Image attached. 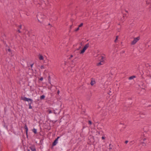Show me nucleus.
Returning a JSON list of instances; mask_svg holds the SVG:
<instances>
[{"mask_svg": "<svg viewBox=\"0 0 151 151\" xmlns=\"http://www.w3.org/2000/svg\"><path fill=\"white\" fill-rule=\"evenodd\" d=\"M140 39V37L139 36L134 38V40L131 42V45H134Z\"/></svg>", "mask_w": 151, "mask_h": 151, "instance_id": "7ed1b4c3", "label": "nucleus"}, {"mask_svg": "<svg viewBox=\"0 0 151 151\" xmlns=\"http://www.w3.org/2000/svg\"><path fill=\"white\" fill-rule=\"evenodd\" d=\"M141 114H143L144 115H145V114L144 113H142Z\"/></svg>", "mask_w": 151, "mask_h": 151, "instance_id": "a19ab883", "label": "nucleus"}, {"mask_svg": "<svg viewBox=\"0 0 151 151\" xmlns=\"http://www.w3.org/2000/svg\"><path fill=\"white\" fill-rule=\"evenodd\" d=\"M47 112H48L49 114L51 113L52 112V111L50 110H48L47 111Z\"/></svg>", "mask_w": 151, "mask_h": 151, "instance_id": "6ab92c4d", "label": "nucleus"}, {"mask_svg": "<svg viewBox=\"0 0 151 151\" xmlns=\"http://www.w3.org/2000/svg\"><path fill=\"white\" fill-rule=\"evenodd\" d=\"M39 58L40 60H42L44 59L43 56L40 54H39Z\"/></svg>", "mask_w": 151, "mask_h": 151, "instance_id": "1a4fd4ad", "label": "nucleus"}, {"mask_svg": "<svg viewBox=\"0 0 151 151\" xmlns=\"http://www.w3.org/2000/svg\"><path fill=\"white\" fill-rule=\"evenodd\" d=\"M34 64V63H32V64H31L30 65V66H31V69L32 70H33V69H32V66H33V65Z\"/></svg>", "mask_w": 151, "mask_h": 151, "instance_id": "393cba45", "label": "nucleus"}, {"mask_svg": "<svg viewBox=\"0 0 151 151\" xmlns=\"http://www.w3.org/2000/svg\"><path fill=\"white\" fill-rule=\"evenodd\" d=\"M21 99L23 100L24 101H27L28 102V105L29 106V109H31L32 108V107L31 106V104L33 103V100L31 99L27 98L26 97H23L21 96Z\"/></svg>", "mask_w": 151, "mask_h": 151, "instance_id": "f257e3e1", "label": "nucleus"}, {"mask_svg": "<svg viewBox=\"0 0 151 151\" xmlns=\"http://www.w3.org/2000/svg\"><path fill=\"white\" fill-rule=\"evenodd\" d=\"M29 148L32 151H36L35 145H31L29 147Z\"/></svg>", "mask_w": 151, "mask_h": 151, "instance_id": "20e7f679", "label": "nucleus"}, {"mask_svg": "<svg viewBox=\"0 0 151 151\" xmlns=\"http://www.w3.org/2000/svg\"><path fill=\"white\" fill-rule=\"evenodd\" d=\"M45 96L44 95H42L40 96V99L41 100L44 99L45 98Z\"/></svg>", "mask_w": 151, "mask_h": 151, "instance_id": "9b49d317", "label": "nucleus"}, {"mask_svg": "<svg viewBox=\"0 0 151 151\" xmlns=\"http://www.w3.org/2000/svg\"><path fill=\"white\" fill-rule=\"evenodd\" d=\"M89 47V44L88 43L87 44H86L84 46V47L83 48V49L85 50H86V49L88 48V47Z\"/></svg>", "mask_w": 151, "mask_h": 151, "instance_id": "9d476101", "label": "nucleus"}, {"mask_svg": "<svg viewBox=\"0 0 151 151\" xmlns=\"http://www.w3.org/2000/svg\"><path fill=\"white\" fill-rule=\"evenodd\" d=\"M27 151H30V150H29V149H27Z\"/></svg>", "mask_w": 151, "mask_h": 151, "instance_id": "49530a36", "label": "nucleus"}, {"mask_svg": "<svg viewBox=\"0 0 151 151\" xmlns=\"http://www.w3.org/2000/svg\"><path fill=\"white\" fill-rule=\"evenodd\" d=\"M81 47H79V48H78V49H77V50H79V49L81 48Z\"/></svg>", "mask_w": 151, "mask_h": 151, "instance_id": "58836bf2", "label": "nucleus"}, {"mask_svg": "<svg viewBox=\"0 0 151 151\" xmlns=\"http://www.w3.org/2000/svg\"><path fill=\"white\" fill-rule=\"evenodd\" d=\"M48 25H50V24H49Z\"/></svg>", "mask_w": 151, "mask_h": 151, "instance_id": "09e8293b", "label": "nucleus"}, {"mask_svg": "<svg viewBox=\"0 0 151 151\" xmlns=\"http://www.w3.org/2000/svg\"><path fill=\"white\" fill-rule=\"evenodd\" d=\"M40 68L41 69H43L45 68L44 67L43 65H41Z\"/></svg>", "mask_w": 151, "mask_h": 151, "instance_id": "b1692460", "label": "nucleus"}, {"mask_svg": "<svg viewBox=\"0 0 151 151\" xmlns=\"http://www.w3.org/2000/svg\"><path fill=\"white\" fill-rule=\"evenodd\" d=\"M73 57V55H70V57L69 58V59H70V58H72V57Z\"/></svg>", "mask_w": 151, "mask_h": 151, "instance_id": "f704fd0d", "label": "nucleus"}, {"mask_svg": "<svg viewBox=\"0 0 151 151\" xmlns=\"http://www.w3.org/2000/svg\"><path fill=\"white\" fill-rule=\"evenodd\" d=\"M72 26V25H71L70 26V29L71 28Z\"/></svg>", "mask_w": 151, "mask_h": 151, "instance_id": "ea45409f", "label": "nucleus"}, {"mask_svg": "<svg viewBox=\"0 0 151 151\" xmlns=\"http://www.w3.org/2000/svg\"><path fill=\"white\" fill-rule=\"evenodd\" d=\"M8 50L9 52H11V49L10 48L8 49Z\"/></svg>", "mask_w": 151, "mask_h": 151, "instance_id": "c85d7f7f", "label": "nucleus"}, {"mask_svg": "<svg viewBox=\"0 0 151 151\" xmlns=\"http://www.w3.org/2000/svg\"><path fill=\"white\" fill-rule=\"evenodd\" d=\"M121 19L122 21H123L124 19V17H122L121 18Z\"/></svg>", "mask_w": 151, "mask_h": 151, "instance_id": "cd10ccee", "label": "nucleus"}, {"mask_svg": "<svg viewBox=\"0 0 151 151\" xmlns=\"http://www.w3.org/2000/svg\"><path fill=\"white\" fill-rule=\"evenodd\" d=\"M88 123L90 125H91L92 124L91 121L90 120H89L88 121Z\"/></svg>", "mask_w": 151, "mask_h": 151, "instance_id": "aec40b11", "label": "nucleus"}, {"mask_svg": "<svg viewBox=\"0 0 151 151\" xmlns=\"http://www.w3.org/2000/svg\"><path fill=\"white\" fill-rule=\"evenodd\" d=\"M145 66L147 67V68H148L149 67H150L151 66L150 65V64L148 63H147V64H146L145 65Z\"/></svg>", "mask_w": 151, "mask_h": 151, "instance_id": "a211bd4d", "label": "nucleus"}, {"mask_svg": "<svg viewBox=\"0 0 151 151\" xmlns=\"http://www.w3.org/2000/svg\"><path fill=\"white\" fill-rule=\"evenodd\" d=\"M151 106V105H149V106Z\"/></svg>", "mask_w": 151, "mask_h": 151, "instance_id": "de8ad7c7", "label": "nucleus"}, {"mask_svg": "<svg viewBox=\"0 0 151 151\" xmlns=\"http://www.w3.org/2000/svg\"><path fill=\"white\" fill-rule=\"evenodd\" d=\"M32 131L35 134H36L37 133V129L35 128L33 129H32Z\"/></svg>", "mask_w": 151, "mask_h": 151, "instance_id": "f8f14e48", "label": "nucleus"}, {"mask_svg": "<svg viewBox=\"0 0 151 151\" xmlns=\"http://www.w3.org/2000/svg\"><path fill=\"white\" fill-rule=\"evenodd\" d=\"M83 23H81L79 26H78V27H79V28L80 27H81L82 26H83Z\"/></svg>", "mask_w": 151, "mask_h": 151, "instance_id": "412c9836", "label": "nucleus"}, {"mask_svg": "<svg viewBox=\"0 0 151 151\" xmlns=\"http://www.w3.org/2000/svg\"><path fill=\"white\" fill-rule=\"evenodd\" d=\"M50 76H48V82L50 83Z\"/></svg>", "mask_w": 151, "mask_h": 151, "instance_id": "f3484780", "label": "nucleus"}, {"mask_svg": "<svg viewBox=\"0 0 151 151\" xmlns=\"http://www.w3.org/2000/svg\"><path fill=\"white\" fill-rule=\"evenodd\" d=\"M60 93V91L59 90H58L57 91V94H59Z\"/></svg>", "mask_w": 151, "mask_h": 151, "instance_id": "2f4dec72", "label": "nucleus"}, {"mask_svg": "<svg viewBox=\"0 0 151 151\" xmlns=\"http://www.w3.org/2000/svg\"><path fill=\"white\" fill-rule=\"evenodd\" d=\"M37 17L38 21L40 23H42L44 19L46 17L44 14L41 13H39L37 15Z\"/></svg>", "mask_w": 151, "mask_h": 151, "instance_id": "f03ea898", "label": "nucleus"}, {"mask_svg": "<svg viewBox=\"0 0 151 151\" xmlns=\"http://www.w3.org/2000/svg\"><path fill=\"white\" fill-rule=\"evenodd\" d=\"M101 138L102 139H105V138L104 137H102Z\"/></svg>", "mask_w": 151, "mask_h": 151, "instance_id": "c9c22d12", "label": "nucleus"}, {"mask_svg": "<svg viewBox=\"0 0 151 151\" xmlns=\"http://www.w3.org/2000/svg\"><path fill=\"white\" fill-rule=\"evenodd\" d=\"M111 145L110 144L109 145V150H111V149H112V147H111Z\"/></svg>", "mask_w": 151, "mask_h": 151, "instance_id": "4be33fe9", "label": "nucleus"}, {"mask_svg": "<svg viewBox=\"0 0 151 151\" xmlns=\"http://www.w3.org/2000/svg\"><path fill=\"white\" fill-rule=\"evenodd\" d=\"M101 58L100 59V60H103V62H104V59L105 58L103 56H101Z\"/></svg>", "mask_w": 151, "mask_h": 151, "instance_id": "dca6fc26", "label": "nucleus"}, {"mask_svg": "<svg viewBox=\"0 0 151 151\" xmlns=\"http://www.w3.org/2000/svg\"><path fill=\"white\" fill-rule=\"evenodd\" d=\"M146 140V138H144L143 139V141H145V140Z\"/></svg>", "mask_w": 151, "mask_h": 151, "instance_id": "4c0bfd02", "label": "nucleus"}, {"mask_svg": "<svg viewBox=\"0 0 151 151\" xmlns=\"http://www.w3.org/2000/svg\"><path fill=\"white\" fill-rule=\"evenodd\" d=\"M127 16V14H123V17L124 18L125 17H126Z\"/></svg>", "mask_w": 151, "mask_h": 151, "instance_id": "bb28decb", "label": "nucleus"}, {"mask_svg": "<svg viewBox=\"0 0 151 151\" xmlns=\"http://www.w3.org/2000/svg\"><path fill=\"white\" fill-rule=\"evenodd\" d=\"M125 11L126 12H127V13H128V11H127L125 10Z\"/></svg>", "mask_w": 151, "mask_h": 151, "instance_id": "c03bdc74", "label": "nucleus"}, {"mask_svg": "<svg viewBox=\"0 0 151 151\" xmlns=\"http://www.w3.org/2000/svg\"><path fill=\"white\" fill-rule=\"evenodd\" d=\"M60 137H58L52 143V146H55L58 143V139L60 138Z\"/></svg>", "mask_w": 151, "mask_h": 151, "instance_id": "39448f33", "label": "nucleus"}, {"mask_svg": "<svg viewBox=\"0 0 151 151\" xmlns=\"http://www.w3.org/2000/svg\"><path fill=\"white\" fill-rule=\"evenodd\" d=\"M118 36H116V38H117V39H118Z\"/></svg>", "mask_w": 151, "mask_h": 151, "instance_id": "37998d69", "label": "nucleus"}, {"mask_svg": "<svg viewBox=\"0 0 151 151\" xmlns=\"http://www.w3.org/2000/svg\"><path fill=\"white\" fill-rule=\"evenodd\" d=\"M104 63V62H103V60H100V62H99V63H98L97 64V66H99L101 65H103V64Z\"/></svg>", "mask_w": 151, "mask_h": 151, "instance_id": "6e6552de", "label": "nucleus"}, {"mask_svg": "<svg viewBox=\"0 0 151 151\" xmlns=\"http://www.w3.org/2000/svg\"><path fill=\"white\" fill-rule=\"evenodd\" d=\"M142 143H143V144H144V145H146V144H145V143H144V142H142Z\"/></svg>", "mask_w": 151, "mask_h": 151, "instance_id": "79ce46f5", "label": "nucleus"}, {"mask_svg": "<svg viewBox=\"0 0 151 151\" xmlns=\"http://www.w3.org/2000/svg\"><path fill=\"white\" fill-rule=\"evenodd\" d=\"M85 50L83 49V48L81 50V52H80V54H83V53L85 51Z\"/></svg>", "mask_w": 151, "mask_h": 151, "instance_id": "ddd939ff", "label": "nucleus"}, {"mask_svg": "<svg viewBox=\"0 0 151 151\" xmlns=\"http://www.w3.org/2000/svg\"><path fill=\"white\" fill-rule=\"evenodd\" d=\"M17 31L19 32V33H21V31H20V30L19 29H18V30H17Z\"/></svg>", "mask_w": 151, "mask_h": 151, "instance_id": "72a5a7b5", "label": "nucleus"}, {"mask_svg": "<svg viewBox=\"0 0 151 151\" xmlns=\"http://www.w3.org/2000/svg\"><path fill=\"white\" fill-rule=\"evenodd\" d=\"M22 25H20L19 26V28L20 29H21L22 28Z\"/></svg>", "mask_w": 151, "mask_h": 151, "instance_id": "c756f323", "label": "nucleus"}, {"mask_svg": "<svg viewBox=\"0 0 151 151\" xmlns=\"http://www.w3.org/2000/svg\"><path fill=\"white\" fill-rule=\"evenodd\" d=\"M79 27H77L76 29L75 30V31L76 32H77V31H78L79 30Z\"/></svg>", "mask_w": 151, "mask_h": 151, "instance_id": "5701e85b", "label": "nucleus"}, {"mask_svg": "<svg viewBox=\"0 0 151 151\" xmlns=\"http://www.w3.org/2000/svg\"><path fill=\"white\" fill-rule=\"evenodd\" d=\"M128 142V140H126L125 142V143L126 144H127Z\"/></svg>", "mask_w": 151, "mask_h": 151, "instance_id": "7c9ffc66", "label": "nucleus"}, {"mask_svg": "<svg viewBox=\"0 0 151 151\" xmlns=\"http://www.w3.org/2000/svg\"><path fill=\"white\" fill-rule=\"evenodd\" d=\"M117 40V38H116L115 40H114V42H116V41Z\"/></svg>", "mask_w": 151, "mask_h": 151, "instance_id": "e433bc0d", "label": "nucleus"}, {"mask_svg": "<svg viewBox=\"0 0 151 151\" xmlns=\"http://www.w3.org/2000/svg\"><path fill=\"white\" fill-rule=\"evenodd\" d=\"M24 129L26 130V136L27 138L28 137V129L27 126V125L26 124H25L24 127Z\"/></svg>", "mask_w": 151, "mask_h": 151, "instance_id": "423d86ee", "label": "nucleus"}, {"mask_svg": "<svg viewBox=\"0 0 151 151\" xmlns=\"http://www.w3.org/2000/svg\"><path fill=\"white\" fill-rule=\"evenodd\" d=\"M57 120H56V121H55V122H54V123H55L56 122H57Z\"/></svg>", "mask_w": 151, "mask_h": 151, "instance_id": "a18cd8bd", "label": "nucleus"}, {"mask_svg": "<svg viewBox=\"0 0 151 151\" xmlns=\"http://www.w3.org/2000/svg\"><path fill=\"white\" fill-rule=\"evenodd\" d=\"M135 77H136V76H132L129 77V80H131V79H133L134 78H135Z\"/></svg>", "mask_w": 151, "mask_h": 151, "instance_id": "4468645a", "label": "nucleus"}, {"mask_svg": "<svg viewBox=\"0 0 151 151\" xmlns=\"http://www.w3.org/2000/svg\"><path fill=\"white\" fill-rule=\"evenodd\" d=\"M147 76H149L150 77V78L151 77V75H150V74H148L147 75Z\"/></svg>", "mask_w": 151, "mask_h": 151, "instance_id": "473e14b6", "label": "nucleus"}, {"mask_svg": "<svg viewBox=\"0 0 151 151\" xmlns=\"http://www.w3.org/2000/svg\"><path fill=\"white\" fill-rule=\"evenodd\" d=\"M91 81L90 83L91 85L93 86V85H94L96 83V82L95 79H93V78H91Z\"/></svg>", "mask_w": 151, "mask_h": 151, "instance_id": "0eeeda50", "label": "nucleus"}, {"mask_svg": "<svg viewBox=\"0 0 151 151\" xmlns=\"http://www.w3.org/2000/svg\"><path fill=\"white\" fill-rule=\"evenodd\" d=\"M43 139H44V138H43V139H41L40 140V145H42V144L43 143Z\"/></svg>", "mask_w": 151, "mask_h": 151, "instance_id": "2eb2a0df", "label": "nucleus"}, {"mask_svg": "<svg viewBox=\"0 0 151 151\" xmlns=\"http://www.w3.org/2000/svg\"><path fill=\"white\" fill-rule=\"evenodd\" d=\"M43 78L42 77H41L39 79V80L41 81H42L43 80Z\"/></svg>", "mask_w": 151, "mask_h": 151, "instance_id": "a878e982", "label": "nucleus"}]
</instances>
